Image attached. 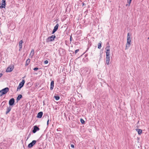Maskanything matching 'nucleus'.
Wrapping results in <instances>:
<instances>
[{
	"label": "nucleus",
	"instance_id": "1",
	"mask_svg": "<svg viewBox=\"0 0 149 149\" xmlns=\"http://www.w3.org/2000/svg\"><path fill=\"white\" fill-rule=\"evenodd\" d=\"M106 50V62L107 65H109V64L110 59V46L108 45L105 48Z\"/></svg>",
	"mask_w": 149,
	"mask_h": 149
},
{
	"label": "nucleus",
	"instance_id": "2",
	"mask_svg": "<svg viewBox=\"0 0 149 149\" xmlns=\"http://www.w3.org/2000/svg\"><path fill=\"white\" fill-rule=\"evenodd\" d=\"M131 36L129 33H127V41L125 45V49L127 50L129 48L131 44Z\"/></svg>",
	"mask_w": 149,
	"mask_h": 149
},
{
	"label": "nucleus",
	"instance_id": "3",
	"mask_svg": "<svg viewBox=\"0 0 149 149\" xmlns=\"http://www.w3.org/2000/svg\"><path fill=\"white\" fill-rule=\"evenodd\" d=\"M9 88L8 87L5 88L0 91V96L5 94L8 91Z\"/></svg>",
	"mask_w": 149,
	"mask_h": 149
},
{
	"label": "nucleus",
	"instance_id": "4",
	"mask_svg": "<svg viewBox=\"0 0 149 149\" xmlns=\"http://www.w3.org/2000/svg\"><path fill=\"white\" fill-rule=\"evenodd\" d=\"M56 38V36L54 35H52L51 36L47 38V42H49L50 41H52L54 40V39Z\"/></svg>",
	"mask_w": 149,
	"mask_h": 149
},
{
	"label": "nucleus",
	"instance_id": "5",
	"mask_svg": "<svg viewBox=\"0 0 149 149\" xmlns=\"http://www.w3.org/2000/svg\"><path fill=\"white\" fill-rule=\"evenodd\" d=\"M14 68V66H9L7 68L6 72H9L12 71Z\"/></svg>",
	"mask_w": 149,
	"mask_h": 149
},
{
	"label": "nucleus",
	"instance_id": "6",
	"mask_svg": "<svg viewBox=\"0 0 149 149\" xmlns=\"http://www.w3.org/2000/svg\"><path fill=\"white\" fill-rule=\"evenodd\" d=\"M25 82V80H23L19 84L18 87L17 88V89H20L23 86Z\"/></svg>",
	"mask_w": 149,
	"mask_h": 149
},
{
	"label": "nucleus",
	"instance_id": "7",
	"mask_svg": "<svg viewBox=\"0 0 149 149\" xmlns=\"http://www.w3.org/2000/svg\"><path fill=\"white\" fill-rule=\"evenodd\" d=\"M6 0H2V3L1 4H0V8H5L6 7Z\"/></svg>",
	"mask_w": 149,
	"mask_h": 149
},
{
	"label": "nucleus",
	"instance_id": "8",
	"mask_svg": "<svg viewBox=\"0 0 149 149\" xmlns=\"http://www.w3.org/2000/svg\"><path fill=\"white\" fill-rule=\"evenodd\" d=\"M36 140H33L32 142L29 144L28 145V147L29 148L32 147L36 143Z\"/></svg>",
	"mask_w": 149,
	"mask_h": 149
},
{
	"label": "nucleus",
	"instance_id": "9",
	"mask_svg": "<svg viewBox=\"0 0 149 149\" xmlns=\"http://www.w3.org/2000/svg\"><path fill=\"white\" fill-rule=\"evenodd\" d=\"M40 130L39 128L37 126H34L33 129L32 131V132L33 133H35L37 131H38Z\"/></svg>",
	"mask_w": 149,
	"mask_h": 149
},
{
	"label": "nucleus",
	"instance_id": "10",
	"mask_svg": "<svg viewBox=\"0 0 149 149\" xmlns=\"http://www.w3.org/2000/svg\"><path fill=\"white\" fill-rule=\"evenodd\" d=\"M14 99L13 98H12L9 100V104L10 106H12L14 104Z\"/></svg>",
	"mask_w": 149,
	"mask_h": 149
},
{
	"label": "nucleus",
	"instance_id": "11",
	"mask_svg": "<svg viewBox=\"0 0 149 149\" xmlns=\"http://www.w3.org/2000/svg\"><path fill=\"white\" fill-rule=\"evenodd\" d=\"M59 25L57 24L54 28V29L52 31V34L54 33L58 29Z\"/></svg>",
	"mask_w": 149,
	"mask_h": 149
},
{
	"label": "nucleus",
	"instance_id": "12",
	"mask_svg": "<svg viewBox=\"0 0 149 149\" xmlns=\"http://www.w3.org/2000/svg\"><path fill=\"white\" fill-rule=\"evenodd\" d=\"M34 54V49H32L29 54V57L32 58Z\"/></svg>",
	"mask_w": 149,
	"mask_h": 149
},
{
	"label": "nucleus",
	"instance_id": "13",
	"mask_svg": "<svg viewBox=\"0 0 149 149\" xmlns=\"http://www.w3.org/2000/svg\"><path fill=\"white\" fill-rule=\"evenodd\" d=\"M43 115V113L41 111L39 112L37 115V117L39 118H40L42 117Z\"/></svg>",
	"mask_w": 149,
	"mask_h": 149
},
{
	"label": "nucleus",
	"instance_id": "14",
	"mask_svg": "<svg viewBox=\"0 0 149 149\" xmlns=\"http://www.w3.org/2000/svg\"><path fill=\"white\" fill-rule=\"evenodd\" d=\"M22 43H23V41L22 40H20L19 42V51L20 50V49L22 48Z\"/></svg>",
	"mask_w": 149,
	"mask_h": 149
},
{
	"label": "nucleus",
	"instance_id": "15",
	"mask_svg": "<svg viewBox=\"0 0 149 149\" xmlns=\"http://www.w3.org/2000/svg\"><path fill=\"white\" fill-rule=\"evenodd\" d=\"M54 87V81H52L51 83L50 89L52 90L53 89Z\"/></svg>",
	"mask_w": 149,
	"mask_h": 149
},
{
	"label": "nucleus",
	"instance_id": "16",
	"mask_svg": "<svg viewBox=\"0 0 149 149\" xmlns=\"http://www.w3.org/2000/svg\"><path fill=\"white\" fill-rule=\"evenodd\" d=\"M136 131L138 132L139 134H141L142 132V130L139 129H136Z\"/></svg>",
	"mask_w": 149,
	"mask_h": 149
},
{
	"label": "nucleus",
	"instance_id": "17",
	"mask_svg": "<svg viewBox=\"0 0 149 149\" xmlns=\"http://www.w3.org/2000/svg\"><path fill=\"white\" fill-rule=\"evenodd\" d=\"M11 109V108L10 107H8L7 108V111H6V114H8L10 111Z\"/></svg>",
	"mask_w": 149,
	"mask_h": 149
},
{
	"label": "nucleus",
	"instance_id": "18",
	"mask_svg": "<svg viewBox=\"0 0 149 149\" xmlns=\"http://www.w3.org/2000/svg\"><path fill=\"white\" fill-rule=\"evenodd\" d=\"M22 97V95H19L17 97V101H19Z\"/></svg>",
	"mask_w": 149,
	"mask_h": 149
},
{
	"label": "nucleus",
	"instance_id": "19",
	"mask_svg": "<svg viewBox=\"0 0 149 149\" xmlns=\"http://www.w3.org/2000/svg\"><path fill=\"white\" fill-rule=\"evenodd\" d=\"M132 0H127V3L128 4L126 5V6H129L130 5Z\"/></svg>",
	"mask_w": 149,
	"mask_h": 149
},
{
	"label": "nucleus",
	"instance_id": "20",
	"mask_svg": "<svg viewBox=\"0 0 149 149\" xmlns=\"http://www.w3.org/2000/svg\"><path fill=\"white\" fill-rule=\"evenodd\" d=\"M101 43L102 42H99L98 43V49H100L101 48Z\"/></svg>",
	"mask_w": 149,
	"mask_h": 149
},
{
	"label": "nucleus",
	"instance_id": "21",
	"mask_svg": "<svg viewBox=\"0 0 149 149\" xmlns=\"http://www.w3.org/2000/svg\"><path fill=\"white\" fill-rule=\"evenodd\" d=\"M30 61V60L29 59H28L26 61V65H28Z\"/></svg>",
	"mask_w": 149,
	"mask_h": 149
},
{
	"label": "nucleus",
	"instance_id": "22",
	"mask_svg": "<svg viewBox=\"0 0 149 149\" xmlns=\"http://www.w3.org/2000/svg\"><path fill=\"white\" fill-rule=\"evenodd\" d=\"M54 97L55 98V99L56 100H58L59 98H60V97L59 96H54Z\"/></svg>",
	"mask_w": 149,
	"mask_h": 149
},
{
	"label": "nucleus",
	"instance_id": "23",
	"mask_svg": "<svg viewBox=\"0 0 149 149\" xmlns=\"http://www.w3.org/2000/svg\"><path fill=\"white\" fill-rule=\"evenodd\" d=\"M80 121H81V122L82 124H83V123H84L85 121L83 119L81 118L80 119Z\"/></svg>",
	"mask_w": 149,
	"mask_h": 149
},
{
	"label": "nucleus",
	"instance_id": "24",
	"mask_svg": "<svg viewBox=\"0 0 149 149\" xmlns=\"http://www.w3.org/2000/svg\"><path fill=\"white\" fill-rule=\"evenodd\" d=\"M48 61L47 60H46V61H45L44 62L45 64H47L48 63Z\"/></svg>",
	"mask_w": 149,
	"mask_h": 149
},
{
	"label": "nucleus",
	"instance_id": "25",
	"mask_svg": "<svg viewBox=\"0 0 149 149\" xmlns=\"http://www.w3.org/2000/svg\"><path fill=\"white\" fill-rule=\"evenodd\" d=\"M33 69L35 71H36L38 69V68L36 67V68H34Z\"/></svg>",
	"mask_w": 149,
	"mask_h": 149
},
{
	"label": "nucleus",
	"instance_id": "26",
	"mask_svg": "<svg viewBox=\"0 0 149 149\" xmlns=\"http://www.w3.org/2000/svg\"><path fill=\"white\" fill-rule=\"evenodd\" d=\"M71 146L72 148H74V145L73 144H71Z\"/></svg>",
	"mask_w": 149,
	"mask_h": 149
},
{
	"label": "nucleus",
	"instance_id": "27",
	"mask_svg": "<svg viewBox=\"0 0 149 149\" xmlns=\"http://www.w3.org/2000/svg\"><path fill=\"white\" fill-rule=\"evenodd\" d=\"M79 51V49H77L75 50V53H77Z\"/></svg>",
	"mask_w": 149,
	"mask_h": 149
},
{
	"label": "nucleus",
	"instance_id": "28",
	"mask_svg": "<svg viewBox=\"0 0 149 149\" xmlns=\"http://www.w3.org/2000/svg\"><path fill=\"white\" fill-rule=\"evenodd\" d=\"M3 75V74L2 73H0V78Z\"/></svg>",
	"mask_w": 149,
	"mask_h": 149
},
{
	"label": "nucleus",
	"instance_id": "29",
	"mask_svg": "<svg viewBox=\"0 0 149 149\" xmlns=\"http://www.w3.org/2000/svg\"><path fill=\"white\" fill-rule=\"evenodd\" d=\"M49 119L47 121V125H48V124H49Z\"/></svg>",
	"mask_w": 149,
	"mask_h": 149
},
{
	"label": "nucleus",
	"instance_id": "30",
	"mask_svg": "<svg viewBox=\"0 0 149 149\" xmlns=\"http://www.w3.org/2000/svg\"><path fill=\"white\" fill-rule=\"evenodd\" d=\"M84 3H83V5L84 6Z\"/></svg>",
	"mask_w": 149,
	"mask_h": 149
},
{
	"label": "nucleus",
	"instance_id": "31",
	"mask_svg": "<svg viewBox=\"0 0 149 149\" xmlns=\"http://www.w3.org/2000/svg\"><path fill=\"white\" fill-rule=\"evenodd\" d=\"M148 39H149V38H148Z\"/></svg>",
	"mask_w": 149,
	"mask_h": 149
}]
</instances>
